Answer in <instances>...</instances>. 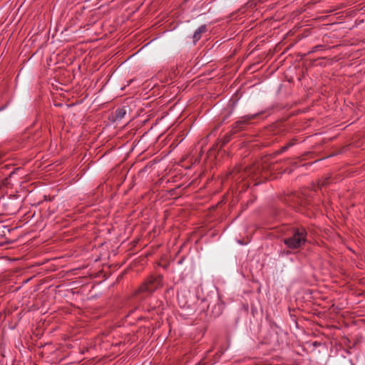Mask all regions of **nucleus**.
Returning a JSON list of instances; mask_svg holds the SVG:
<instances>
[{
    "label": "nucleus",
    "instance_id": "obj_1",
    "mask_svg": "<svg viewBox=\"0 0 365 365\" xmlns=\"http://www.w3.org/2000/svg\"><path fill=\"white\" fill-rule=\"evenodd\" d=\"M276 229L278 237L286 248L296 250V252L302 250L308 241V232L303 226L282 225Z\"/></svg>",
    "mask_w": 365,
    "mask_h": 365
},
{
    "label": "nucleus",
    "instance_id": "obj_2",
    "mask_svg": "<svg viewBox=\"0 0 365 365\" xmlns=\"http://www.w3.org/2000/svg\"><path fill=\"white\" fill-rule=\"evenodd\" d=\"M268 167L267 165H260L259 164H254L246 168L237 166L228 174V178H232L237 183L242 182L249 178L253 181L257 180L260 177L266 179L267 178L266 173Z\"/></svg>",
    "mask_w": 365,
    "mask_h": 365
},
{
    "label": "nucleus",
    "instance_id": "obj_3",
    "mask_svg": "<svg viewBox=\"0 0 365 365\" xmlns=\"http://www.w3.org/2000/svg\"><path fill=\"white\" fill-rule=\"evenodd\" d=\"M163 285V276L160 274L150 275L138 288L137 293L152 294L157 289Z\"/></svg>",
    "mask_w": 365,
    "mask_h": 365
},
{
    "label": "nucleus",
    "instance_id": "obj_4",
    "mask_svg": "<svg viewBox=\"0 0 365 365\" xmlns=\"http://www.w3.org/2000/svg\"><path fill=\"white\" fill-rule=\"evenodd\" d=\"M257 116V114L254 115H247L242 117L239 120H237L233 125L232 128V133H237L245 129V128L250 124V121L255 119Z\"/></svg>",
    "mask_w": 365,
    "mask_h": 365
},
{
    "label": "nucleus",
    "instance_id": "obj_5",
    "mask_svg": "<svg viewBox=\"0 0 365 365\" xmlns=\"http://www.w3.org/2000/svg\"><path fill=\"white\" fill-rule=\"evenodd\" d=\"M207 31V26L206 25H202L201 26H200L194 33L193 34V40H194V42H196L197 41H199L201 38V35L203 33H205Z\"/></svg>",
    "mask_w": 365,
    "mask_h": 365
},
{
    "label": "nucleus",
    "instance_id": "obj_6",
    "mask_svg": "<svg viewBox=\"0 0 365 365\" xmlns=\"http://www.w3.org/2000/svg\"><path fill=\"white\" fill-rule=\"evenodd\" d=\"M126 114V109L125 107L118 108L115 111L114 120H122Z\"/></svg>",
    "mask_w": 365,
    "mask_h": 365
},
{
    "label": "nucleus",
    "instance_id": "obj_7",
    "mask_svg": "<svg viewBox=\"0 0 365 365\" xmlns=\"http://www.w3.org/2000/svg\"><path fill=\"white\" fill-rule=\"evenodd\" d=\"M178 300L181 307H190L187 301L185 299V296L183 294L178 293Z\"/></svg>",
    "mask_w": 365,
    "mask_h": 365
},
{
    "label": "nucleus",
    "instance_id": "obj_8",
    "mask_svg": "<svg viewBox=\"0 0 365 365\" xmlns=\"http://www.w3.org/2000/svg\"><path fill=\"white\" fill-rule=\"evenodd\" d=\"M223 310V305L221 303H217L215 304L212 309V313L214 314V317H218L222 313Z\"/></svg>",
    "mask_w": 365,
    "mask_h": 365
},
{
    "label": "nucleus",
    "instance_id": "obj_9",
    "mask_svg": "<svg viewBox=\"0 0 365 365\" xmlns=\"http://www.w3.org/2000/svg\"><path fill=\"white\" fill-rule=\"evenodd\" d=\"M330 183V178H326L323 180H320L318 182V186L320 189L324 187H326L327 185Z\"/></svg>",
    "mask_w": 365,
    "mask_h": 365
},
{
    "label": "nucleus",
    "instance_id": "obj_10",
    "mask_svg": "<svg viewBox=\"0 0 365 365\" xmlns=\"http://www.w3.org/2000/svg\"><path fill=\"white\" fill-rule=\"evenodd\" d=\"M296 252V250H290L287 248V250H284L279 252L280 257L287 256L293 252Z\"/></svg>",
    "mask_w": 365,
    "mask_h": 365
},
{
    "label": "nucleus",
    "instance_id": "obj_11",
    "mask_svg": "<svg viewBox=\"0 0 365 365\" xmlns=\"http://www.w3.org/2000/svg\"><path fill=\"white\" fill-rule=\"evenodd\" d=\"M233 133H232V134H230V135H225L222 140V145L221 146H223L225 145L226 143H227L230 140H231V136Z\"/></svg>",
    "mask_w": 365,
    "mask_h": 365
},
{
    "label": "nucleus",
    "instance_id": "obj_12",
    "mask_svg": "<svg viewBox=\"0 0 365 365\" xmlns=\"http://www.w3.org/2000/svg\"><path fill=\"white\" fill-rule=\"evenodd\" d=\"M297 140L295 138L292 139L289 142H288L287 144H285L284 146L287 148V150H288L289 148L292 147L294 145H295Z\"/></svg>",
    "mask_w": 365,
    "mask_h": 365
},
{
    "label": "nucleus",
    "instance_id": "obj_13",
    "mask_svg": "<svg viewBox=\"0 0 365 365\" xmlns=\"http://www.w3.org/2000/svg\"><path fill=\"white\" fill-rule=\"evenodd\" d=\"M311 203V201L309 199H304V200H302L300 201V205L301 206H307L309 205V204Z\"/></svg>",
    "mask_w": 365,
    "mask_h": 365
},
{
    "label": "nucleus",
    "instance_id": "obj_14",
    "mask_svg": "<svg viewBox=\"0 0 365 365\" xmlns=\"http://www.w3.org/2000/svg\"><path fill=\"white\" fill-rule=\"evenodd\" d=\"M286 150H287V148H285V146H282V147L279 150H277V151L276 152V154H277V155H279V154H281V153H282L285 152Z\"/></svg>",
    "mask_w": 365,
    "mask_h": 365
},
{
    "label": "nucleus",
    "instance_id": "obj_15",
    "mask_svg": "<svg viewBox=\"0 0 365 365\" xmlns=\"http://www.w3.org/2000/svg\"><path fill=\"white\" fill-rule=\"evenodd\" d=\"M243 186H247V187L250 186V183H249V182H247V183H245V184L243 185Z\"/></svg>",
    "mask_w": 365,
    "mask_h": 365
},
{
    "label": "nucleus",
    "instance_id": "obj_16",
    "mask_svg": "<svg viewBox=\"0 0 365 365\" xmlns=\"http://www.w3.org/2000/svg\"><path fill=\"white\" fill-rule=\"evenodd\" d=\"M318 47H319V46H315L312 52H314Z\"/></svg>",
    "mask_w": 365,
    "mask_h": 365
},
{
    "label": "nucleus",
    "instance_id": "obj_17",
    "mask_svg": "<svg viewBox=\"0 0 365 365\" xmlns=\"http://www.w3.org/2000/svg\"><path fill=\"white\" fill-rule=\"evenodd\" d=\"M260 181H261V180H259V182H255V185H257V184H259V183L260 182Z\"/></svg>",
    "mask_w": 365,
    "mask_h": 365
},
{
    "label": "nucleus",
    "instance_id": "obj_18",
    "mask_svg": "<svg viewBox=\"0 0 365 365\" xmlns=\"http://www.w3.org/2000/svg\"><path fill=\"white\" fill-rule=\"evenodd\" d=\"M196 365H201V364H200V363H198V364H197Z\"/></svg>",
    "mask_w": 365,
    "mask_h": 365
}]
</instances>
